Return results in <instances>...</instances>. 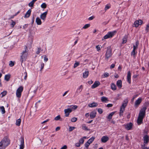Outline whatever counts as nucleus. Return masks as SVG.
<instances>
[{"mask_svg": "<svg viewBox=\"0 0 149 149\" xmlns=\"http://www.w3.org/2000/svg\"><path fill=\"white\" fill-rule=\"evenodd\" d=\"M91 25L90 24H85L82 27V29H86L90 27Z\"/></svg>", "mask_w": 149, "mask_h": 149, "instance_id": "obj_34", "label": "nucleus"}, {"mask_svg": "<svg viewBox=\"0 0 149 149\" xmlns=\"http://www.w3.org/2000/svg\"><path fill=\"white\" fill-rule=\"evenodd\" d=\"M0 109L1 111V113L2 114H3L5 113V108L3 106L0 107Z\"/></svg>", "mask_w": 149, "mask_h": 149, "instance_id": "obj_35", "label": "nucleus"}, {"mask_svg": "<svg viewBox=\"0 0 149 149\" xmlns=\"http://www.w3.org/2000/svg\"><path fill=\"white\" fill-rule=\"evenodd\" d=\"M11 75L10 74H8L5 75L4 76V80L6 81H8L10 79Z\"/></svg>", "mask_w": 149, "mask_h": 149, "instance_id": "obj_24", "label": "nucleus"}, {"mask_svg": "<svg viewBox=\"0 0 149 149\" xmlns=\"http://www.w3.org/2000/svg\"><path fill=\"white\" fill-rule=\"evenodd\" d=\"M142 101V99L141 98H139L135 102V105L136 107L138 106L141 103Z\"/></svg>", "mask_w": 149, "mask_h": 149, "instance_id": "obj_18", "label": "nucleus"}, {"mask_svg": "<svg viewBox=\"0 0 149 149\" xmlns=\"http://www.w3.org/2000/svg\"><path fill=\"white\" fill-rule=\"evenodd\" d=\"M100 84V83L99 81H96L92 86L91 88L93 89L99 86Z\"/></svg>", "mask_w": 149, "mask_h": 149, "instance_id": "obj_13", "label": "nucleus"}, {"mask_svg": "<svg viewBox=\"0 0 149 149\" xmlns=\"http://www.w3.org/2000/svg\"><path fill=\"white\" fill-rule=\"evenodd\" d=\"M132 124L131 123H129L126 124L124 125V126L125 127V128L127 130H130L132 127Z\"/></svg>", "mask_w": 149, "mask_h": 149, "instance_id": "obj_8", "label": "nucleus"}, {"mask_svg": "<svg viewBox=\"0 0 149 149\" xmlns=\"http://www.w3.org/2000/svg\"><path fill=\"white\" fill-rule=\"evenodd\" d=\"M112 55V50L110 47H108L105 54L106 58L108 60Z\"/></svg>", "mask_w": 149, "mask_h": 149, "instance_id": "obj_5", "label": "nucleus"}, {"mask_svg": "<svg viewBox=\"0 0 149 149\" xmlns=\"http://www.w3.org/2000/svg\"><path fill=\"white\" fill-rule=\"evenodd\" d=\"M10 143V141L7 137L4 138L0 142V149H5Z\"/></svg>", "mask_w": 149, "mask_h": 149, "instance_id": "obj_2", "label": "nucleus"}, {"mask_svg": "<svg viewBox=\"0 0 149 149\" xmlns=\"http://www.w3.org/2000/svg\"><path fill=\"white\" fill-rule=\"evenodd\" d=\"M101 99L102 102H103L107 103L109 101L108 98L104 96L102 97Z\"/></svg>", "mask_w": 149, "mask_h": 149, "instance_id": "obj_23", "label": "nucleus"}, {"mask_svg": "<svg viewBox=\"0 0 149 149\" xmlns=\"http://www.w3.org/2000/svg\"><path fill=\"white\" fill-rule=\"evenodd\" d=\"M77 120V118L76 117H73L71 119V121L72 122H76Z\"/></svg>", "mask_w": 149, "mask_h": 149, "instance_id": "obj_44", "label": "nucleus"}, {"mask_svg": "<svg viewBox=\"0 0 149 149\" xmlns=\"http://www.w3.org/2000/svg\"><path fill=\"white\" fill-rule=\"evenodd\" d=\"M135 50L133 49L131 53L132 55H134L135 54Z\"/></svg>", "mask_w": 149, "mask_h": 149, "instance_id": "obj_56", "label": "nucleus"}, {"mask_svg": "<svg viewBox=\"0 0 149 149\" xmlns=\"http://www.w3.org/2000/svg\"><path fill=\"white\" fill-rule=\"evenodd\" d=\"M60 118H61L60 116L59 115L55 118L54 120H58L60 119Z\"/></svg>", "mask_w": 149, "mask_h": 149, "instance_id": "obj_52", "label": "nucleus"}, {"mask_svg": "<svg viewBox=\"0 0 149 149\" xmlns=\"http://www.w3.org/2000/svg\"><path fill=\"white\" fill-rule=\"evenodd\" d=\"M44 64L42 62H41L40 63L41 70H42L44 68Z\"/></svg>", "mask_w": 149, "mask_h": 149, "instance_id": "obj_54", "label": "nucleus"}, {"mask_svg": "<svg viewBox=\"0 0 149 149\" xmlns=\"http://www.w3.org/2000/svg\"><path fill=\"white\" fill-rule=\"evenodd\" d=\"M68 107H71L70 108L72 110V111H73L74 110H75L78 107V106L77 105H72L70 106H68Z\"/></svg>", "mask_w": 149, "mask_h": 149, "instance_id": "obj_27", "label": "nucleus"}, {"mask_svg": "<svg viewBox=\"0 0 149 149\" xmlns=\"http://www.w3.org/2000/svg\"><path fill=\"white\" fill-rule=\"evenodd\" d=\"M116 32V31L108 32L102 38V40L112 38Z\"/></svg>", "mask_w": 149, "mask_h": 149, "instance_id": "obj_3", "label": "nucleus"}, {"mask_svg": "<svg viewBox=\"0 0 149 149\" xmlns=\"http://www.w3.org/2000/svg\"><path fill=\"white\" fill-rule=\"evenodd\" d=\"M41 51V49L40 48H38L37 51L36 52V53L37 54H39Z\"/></svg>", "mask_w": 149, "mask_h": 149, "instance_id": "obj_53", "label": "nucleus"}, {"mask_svg": "<svg viewBox=\"0 0 149 149\" xmlns=\"http://www.w3.org/2000/svg\"><path fill=\"white\" fill-rule=\"evenodd\" d=\"M143 24V21L141 19L136 21L134 23V25L136 28L138 27L139 25H141Z\"/></svg>", "mask_w": 149, "mask_h": 149, "instance_id": "obj_6", "label": "nucleus"}, {"mask_svg": "<svg viewBox=\"0 0 149 149\" xmlns=\"http://www.w3.org/2000/svg\"><path fill=\"white\" fill-rule=\"evenodd\" d=\"M146 110V107H144L140 110L137 121L138 125H140L142 123L143 119L145 116Z\"/></svg>", "mask_w": 149, "mask_h": 149, "instance_id": "obj_1", "label": "nucleus"}, {"mask_svg": "<svg viewBox=\"0 0 149 149\" xmlns=\"http://www.w3.org/2000/svg\"><path fill=\"white\" fill-rule=\"evenodd\" d=\"M68 92V91H66L63 95V96H64Z\"/></svg>", "mask_w": 149, "mask_h": 149, "instance_id": "obj_64", "label": "nucleus"}, {"mask_svg": "<svg viewBox=\"0 0 149 149\" xmlns=\"http://www.w3.org/2000/svg\"><path fill=\"white\" fill-rule=\"evenodd\" d=\"M98 105V104L97 103L93 102L92 103H89L88 106L90 107H97Z\"/></svg>", "mask_w": 149, "mask_h": 149, "instance_id": "obj_17", "label": "nucleus"}, {"mask_svg": "<svg viewBox=\"0 0 149 149\" xmlns=\"http://www.w3.org/2000/svg\"><path fill=\"white\" fill-rule=\"evenodd\" d=\"M111 88L113 90H115L116 89V87L115 85L114 84H111Z\"/></svg>", "mask_w": 149, "mask_h": 149, "instance_id": "obj_37", "label": "nucleus"}, {"mask_svg": "<svg viewBox=\"0 0 149 149\" xmlns=\"http://www.w3.org/2000/svg\"><path fill=\"white\" fill-rule=\"evenodd\" d=\"M95 139V137L94 136H92L88 140L87 142L91 144L94 141Z\"/></svg>", "mask_w": 149, "mask_h": 149, "instance_id": "obj_31", "label": "nucleus"}, {"mask_svg": "<svg viewBox=\"0 0 149 149\" xmlns=\"http://www.w3.org/2000/svg\"><path fill=\"white\" fill-rule=\"evenodd\" d=\"M97 112L95 111H91L90 113V117L91 118L93 119L96 116Z\"/></svg>", "mask_w": 149, "mask_h": 149, "instance_id": "obj_15", "label": "nucleus"}, {"mask_svg": "<svg viewBox=\"0 0 149 149\" xmlns=\"http://www.w3.org/2000/svg\"><path fill=\"white\" fill-rule=\"evenodd\" d=\"M101 45H98L96 46V48L97 49V51L99 52L101 50Z\"/></svg>", "mask_w": 149, "mask_h": 149, "instance_id": "obj_46", "label": "nucleus"}, {"mask_svg": "<svg viewBox=\"0 0 149 149\" xmlns=\"http://www.w3.org/2000/svg\"><path fill=\"white\" fill-rule=\"evenodd\" d=\"M113 106V104H109L107 105V107H112Z\"/></svg>", "mask_w": 149, "mask_h": 149, "instance_id": "obj_58", "label": "nucleus"}, {"mask_svg": "<svg viewBox=\"0 0 149 149\" xmlns=\"http://www.w3.org/2000/svg\"><path fill=\"white\" fill-rule=\"evenodd\" d=\"M139 45V42L138 41H136V44L135 45H134L133 46V49L136 50V49L138 46Z\"/></svg>", "mask_w": 149, "mask_h": 149, "instance_id": "obj_38", "label": "nucleus"}, {"mask_svg": "<svg viewBox=\"0 0 149 149\" xmlns=\"http://www.w3.org/2000/svg\"><path fill=\"white\" fill-rule=\"evenodd\" d=\"M36 22L37 24L38 25H41L42 24L41 19L38 17H37L36 18Z\"/></svg>", "mask_w": 149, "mask_h": 149, "instance_id": "obj_19", "label": "nucleus"}, {"mask_svg": "<svg viewBox=\"0 0 149 149\" xmlns=\"http://www.w3.org/2000/svg\"><path fill=\"white\" fill-rule=\"evenodd\" d=\"M117 86L119 88H121L122 86V82L120 80H118L116 83Z\"/></svg>", "mask_w": 149, "mask_h": 149, "instance_id": "obj_26", "label": "nucleus"}, {"mask_svg": "<svg viewBox=\"0 0 149 149\" xmlns=\"http://www.w3.org/2000/svg\"><path fill=\"white\" fill-rule=\"evenodd\" d=\"M82 128L84 130H87V128L85 125H83L82 126Z\"/></svg>", "mask_w": 149, "mask_h": 149, "instance_id": "obj_59", "label": "nucleus"}, {"mask_svg": "<svg viewBox=\"0 0 149 149\" xmlns=\"http://www.w3.org/2000/svg\"><path fill=\"white\" fill-rule=\"evenodd\" d=\"M127 36H125L123 39L122 43L124 44L126 43L127 41Z\"/></svg>", "mask_w": 149, "mask_h": 149, "instance_id": "obj_33", "label": "nucleus"}, {"mask_svg": "<svg viewBox=\"0 0 149 149\" xmlns=\"http://www.w3.org/2000/svg\"><path fill=\"white\" fill-rule=\"evenodd\" d=\"M111 7V5L110 4H108L105 6L104 10L105 11H107V10L109 9Z\"/></svg>", "mask_w": 149, "mask_h": 149, "instance_id": "obj_30", "label": "nucleus"}, {"mask_svg": "<svg viewBox=\"0 0 149 149\" xmlns=\"http://www.w3.org/2000/svg\"><path fill=\"white\" fill-rule=\"evenodd\" d=\"M34 3V2L32 1L29 3L28 6L29 7H31L32 8L33 7V5Z\"/></svg>", "mask_w": 149, "mask_h": 149, "instance_id": "obj_36", "label": "nucleus"}, {"mask_svg": "<svg viewBox=\"0 0 149 149\" xmlns=\"http://www.w3.org/2000/svg\"><path fill=\"white\" fill-rule=\"evenodd\" d=\"M109 76V73L107 72H105L104 74L103 75V78L107 77Z\"/></svg>", "mask_w": 149, "mask_h": 149, "instance_id": "obj_48", "label": "nucleus"}, {"mask_svg": "<svg viewBox=\"0 0 149 149\" xmlns=\"http://www.w3.org/2000/svg\"><path fill=\"white\" fill-rule=\"evenodd\" d=\"M89 72L88 70H86L83 73V76L84 78H86L88 77V75Z\"/></svg>", "mask_w": 149, "mask_h": 149, "instance_id": "obj_22", "label": "nucleus"}, {"mask_svg": "<svg viewBox=\"0 0 149 149\" xmlns=\"http://www.w3.org/2000/svg\"><path fill=\"white\" fill-rule=\"evenodd\" d=\"M125 110V109H123L122 108H120V114L119 115L120 116H122L123 115V113L124 111Z\"/></svg>", "mask_w": 149, "mask_h": 149, "instance_id": "obj_42", "label": "nucleus"}, {"mask_svg": "<svg viewBox=\"0 0 149 149\" xmlns=\"http://www.w3.org/2000/svg\"><path fill=\"white\" fill-rule=\"evenodd\" d=\"M90 144L87 141L85 143L84 145H85V146L86 147V148L87 149Z\"/></svg>", "mask_w": 149, "mask_h": 149, "instance_id": "obj_50", "label": "nucleus"}, {"mask_svg": "<svg viewBox=\"0 0 149 149\" xmlns=\"http://www.w3.org/2000/svg\"><path fill=\"white\" fill-rule=\"evenodd\" d=\"M98 113L100 114H101L103 112L102 110L100 108L98 109Z\"/></svg>", "mask_w": 149, "mask_h": 149, "instance_id": "obj_55", "label": "nucleus"}, {"mask_svg": "<svg viewBox=\"0 0 149 149\" xmlns=\"http://www.w3.org/2000/svg\"><path fill=\"white\" fill-rule=\"evenodd\" d=\"M7 93V92L6 91H3V92H2L0 94V95L1 96V97H3L4 96H5Z\"/></svg>", "mask_w": 149, "mask_h": 149, "instance_id": "obj_43", "label": "nucleus"}, {"mask_svg": "<svg viewBox=\"0 0 149 149\" xmlns=\"http://www.w3.org/2000/svg\"><path fill=\"white\" fill-rule=\"evenodd\" d=\"M15 22H14L13 21L11 24V25L12 26V27H13V26H14V25H15Z\"/></svg>", "mask_w": 149, "mask_h": 149, "instance_id": "obj_63", "label": "nucleus"}, {"mask_svg": "<svg viewBox=\"0 0 149 149\" xmlns=\"http://www.w3.org/2000/svg\"><path fill=\"white\" fill-rule=\"evenodd\" d=\"M44 60L45 62H47L48 60V58L46 55L44 56Z\"/></svg>", "mask_w": 149, "mask_h": 149, "instance_id": "obj_47", "label": "nucleus"}, {"mask_svg": "<svg viewBox=\"0 0 149 149\" xmlns=\"http://www.w3.org/2000/svg\"><path fill=\"white\" fill-rule=\"evenodd\" d=\"M23 90V87L22 86H20L18 88L16 91V96L17 97L19 98L21 97Z\"/></svg>", "mask_w": 149, "mask_h": 149, "instance_id": "obj_4", "label": "nucleus"}, {"mask_svg": "<svg viewBox=\"0 0 149 149\" xmlns=\"http://www.w3.org/2000/svg\"><path fill=\"white\" fill-rule=\"evenodd\" d=\"M115 64H111V65L110 66V68L111 69H112L114 68L115 67Z\"/></svg>", "mask_w": 149, "mask_h": 149, "instance_id": "obj_62", "label": "nucleus"}, {"mask_svg": "<svg viewBox=\"0 0 149 149\" xmlns=\"http://www.w3.org/2000/svg\"><path fill=\"white\" fill-rule=\"evenodd\" d=\"M149 138L147 135H145L143 137L144 144L147 143L148 142Z\"/></svg>", "mask_w": 149, "mask_h": 149, "instance_id": "obj_20", "label": "nucleus"}, {"mask_svg": "<svg viewBox=\"0 0 149 149\" xmlns=\"http://www.w3.org/2000/svg\"><path fill=\"white\" fill-rule=\"evenodd\" d=\"M128 100L127 99H125L123 102L122 104L120 107L121 108L125 109L128 103Z\"/></svg>", "mask_w": 149, "mask_h": 149, "instance_id": "obj_14", "label": "nucleus"}, {"mask_svg": "<svg viewBox=\"0 0 149 149\" xmlns=\"http://www.w3.org/2000/svg\"><path fill=\"white\" fill-rule=\"evenodd\" d=\"M67 147L66 146L64 145L61 148V149H67Z\"/></svg>", "mask_w": 149, "mask_h": 149, "instance_id": "obj_60", "label": "nucleus"}, {"mask_svg": "<svg viewBox=\"0 0 149 149\" xmlns=\"http://www.w3.org/2000/svg\"><path fill=\"white\" fill-rule=\"evenodd\" d=\"M83 88V86L82 85H81L79 86L76 90V91L75 92V94L77 95H78L82 91Z\"/></svg>", "mask_w": 149, "mask_h": 149, "instance_id": "obj_10", "label": "nucleus"}, {"mask_svg": "<svg viewBox=\"0 0 149 149\" xmlns=\"http://www.w3.org/2000/svg\"><path fill=\"white\" fill-rule=\"evenodd\" d=\"M89 116H90V114L89 113H86L85 114V116L87 118Z\"/></svg>", "mask_w": 149, "mask_h": 149, "instance_id": "obj_61", "label": "nucleus"}, {"mask_svg": "<svg viewBox=\"0 0 149 149\" xmlns=\"http://www.w3.org/2000/svg\"><path fill=\"white\" fill-rule=\"evenodd\" d=\"M21 120L20 119H19L16 120L15 124L16 125L19 126L20 125Z\"/></svg>", "mask_w": 149, "mask_h": 149, "instance_id": "obj_32", "label": "nucleus"}, {"mask_svg": "<svg viewBox=\"0 0 149 149\" xmlns=\"http://www.w3.org/2000/svg\"><path fill=\"white\" fill-rule=\"evenodd\" d=\"M41 7L42 8H45L47 7V5L45 3H42L41 5Z\"/></svg>", "mask_w": 149, "mask_h": 149, "instance_id": "obj_41", "label": "nucleus"}, {"mask_svg": "<svg viewBox=\"0 0 149 149\" xmlns=\"http://www.w3.org/2000/svg\"><path fill=\"white\" fill-rule=\"evenodd\" d=\"M145 31L146 32H148L149 31V23L146 25L145 28Z\"/></svg>", "mask_w": 149, "mask_h": 149, "instance_id": "obj_40", "label": "nucleus"}, {"mask_svg": "<svg viewBox=\"0 0 149 149\" xmlns=\"http://www.w3.org/2000/svg\"><path fill=\"white\" fill-rule=\"evenodd\" d=\"M76 128L75 127L70 126L69 127V131L70 132Z\"/></svg>", "mask_w": 149, "mask_h": 149, "instance_id": "obj_45", "label": "nucleus"}, {"mask_svg": "<svg viewBox=\"0 0 149 149\" xmlns=\"http://www.w3.org/2000/svg\"><path fill=\"white\" fill-rule=\"evenodd\" d=\"M141 147L143 149H148V147L146 146V145L145 144L142 145Z\"/></svg>", "mask_w": 149, "mask_h": 149, "instance_id": "obj_51", "label": "nucleus"}, {"mask_svg": "<svg viewBox=\"0 0 149 149\" xmlns=\"http://www.w3.org/2000/svg\"><path fill=\"white\" fill-rule=\"evenodd\" d=\"M115 113V112H111L109 115L107 117V118L109 119H111L113 116L114 114Z\"/></svg>", "mask_w": 149, "mask_h": 149, "instance_id": "obj_28", "label": "nucleus"}, {"mask_svg": "<svg viewBox=\"0 0 149 149\" xmlns=\"http://www.w3.org/2000/svg\"><path fill=\"white\" fill-rule=\"evenodd\" d=\"M47 14V12L46 11L42 13L40 15L41 19L44 21H45L46 17V16Z\"/></svg>", "mask_w": 149, "mask_h": 149, "instance_id": "obj_12", "label": "nucleus"}, {"mask_svg": "<svg viewBox=\"0 0 149 149\" xmlns=\"http://www.w3.org/2000/svg\"><path fill=\"white\" fill-rule=\"evenodd\" d=\"M127 79L128 82L130 84L131 83V73L130 71L128 72L127 76Z\"/></svg>", "mask_w": 149, "mask_h": 149, "instance_id": "obj_16", "label": "nucleus"}, {"mask_svg": "<svg viewBox=\"0 0 149 149\" xmlns=\"http://www.w3.org/2000/svg\"><path fill=\"white\" fill-rule=\"evenodd\" d=\"M109 140V137L106 135L102 136L101 138V141L102 143H106Z\"/></svg>", "mask_w": 149, "mask_h": 149, "instance_id": "obj_11", "label": "nucleus"}, {"mask_svg": "<svg viewBox=\"0 0 149 149\" xmlns=\"http://www.w3.org/2000/svg\"><path fill=\"white\" fill-rule=\"evenodd\" d=\"M14 62H13L11 61H10L9 65L10 67H12L14 65Z\"/></svg>", "mask_w": 149, "mask_h": 149, "instance_id": "obj_49", "label": "nucleus"}, {"mask_svg": "<svg viewBox=\"0 0 149 149\" xmlns=\"http://www.w3.org/2000/svg\"><path fill=\"white\" fill-rule=\"evenodd\" d=\"M80 63L79 62L76 61L74 64L73 67L75 68L79 65Z\"/></svg>", "mask_w": 149, "mask_h": 149, "instance_id": "obj_39", "label": "nucleus"}, {"mask_svg": "<svg viewBox=\"0 0 149 149\" xmlns=\"http://www.w3.org/2000/svg\"><path fill=\"white\" fill-rule=\"evenodd\" d=\"M27 56V54L26 52H24L22 53V54L21 57V61L22 63L26 59Z\"/></svg>", "mask_w": 149, "mask_h": 149, "instance_id": "obj_7", "label": "nucleus"}, {"mask_svg": "<svg viewBox=\"0 0 149 149\" xmlns=\"http://www.w3.org/2000/svg\"><path fill=\"white\" fill-rule=\"evenodd\" d=\"M87 139L88 138L86 136H83L79 139V142L81 144H82L84 143V139Z\"/></svg>", "mask_w": 149, "mask_h": 149, "instance_id": "obj_25", "label": "nucleus"}, {"mask_svg": "<svg viewBox=\"0 0 149 149\" xmlns=\"http://www.w3.org/2000/svg\"><path fill=\"white\" fill-rule=\"evenodd\" d=\"M81 145V144L79 142V143H76L75 144V145L77 147H80Z\"/></svg>", "mask_w": 149, "mask_h": 149, "instance_id": "obj_57", "label": "nucleus"}, {"mask_svg": "<svg viewBox=\"0 0 149 149\" xmlns=\"http://www.w3.org/2000/svg\"><path fill=\"white\" fill-rule=\"evenodd\" d=\"M31 9H29L26 12L24 17L25 18H28L29 17L31 14Z\"/></svg>", "mask_w": 149, "mask_h": 149, "instance_id": "obj_21", "label": "nucleus"}, {"mask_svg": "<svg viewBox=\"0 0 149 149\" xmlns=\"http://www.w3.org/2000/svg\"><path fill=\"white\" fill-rule=\"evenodd\" d=\"M19 149H23L24 148V143L23 140L21 141V143L19 145Z\"/></svg>", "mask_w": 149, "mask_h": 149, "instance_id": "obj_29", "label": "nucleus"}, {"mask_svg": "<svg viewBox=\"0 0 149 149\" xmlns=\"http://www.w3.org/2000/svg\"><path fill=\"white\" fill-rule=\"evenodd\" d=\"M64 112L65 116L66 117H68L69 116L70 113L72 112V110L70 108L65 109L64 110Z\"/></svg>", "mask_w": 149, "mask_h": 149, "instance_id": "obj_9", "label": "nucleus"}]
</instances>
